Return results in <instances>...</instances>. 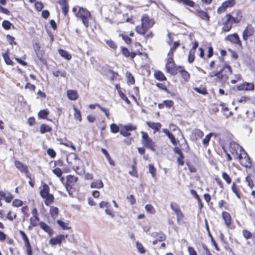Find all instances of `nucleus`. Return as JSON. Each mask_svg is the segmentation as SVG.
I'll return each mask as SVG.
<instances>
[{"label":"nucleus","instance_id":"f257e3e1","mask_svg":"<svg viewBox=\"0 0 255 255\" xmlns=\"http://www.w3.org/2000/svg\"><path fill=\"white\" fill-rule=\"evenodd\" d=\"M154 23V22L152 19L150 18L147 14H143L141 18V25L136 26L135 31L137 33L143 35L149 28L152 27Z\"/></svg>","mask_w":255,"mask_h":255},{"label":"nucleus","instance_id":"f03ea898","mask_svg":"<svg viewBox=\"0 0 255 255\" xmlns=\"http://www.w3.org/2000/svg\"><path fill=\"white\" fill-rule=\"evenodd\" d=\"M76 16L81 19L83 24L86 27L89 26V19L91 17V14L89 11L86 8L80 7Z\"/></svg>","mask_w":255,"mask_h":255},{"label":"nucleus","instance_id":"7ed1b4c3","mask_svg":"<svg viewBox=\"0 0 255 255\" xmlns=\"http://www.w3.org/2000/svg\"><path fill=\"white\" fill-rule=\"evenodd\" d=\"M179 68V66L175 65L173 58L172 57L167 58L165 65L166 72L172 75H175L178 73Z\"/></svg>","mask_w":255,"mask_h":255},{"label":"nucleus","instance_id":"20e7f679","mask_svg":"<svg viewBox=\"0 0 255 255\" xmlns=\"http://www.w3.org/2000/svg\"><path fill=\"white\" fill-rule=\"evenodd\" d=\"M237 158L240 160V162L242 166L246 168L251 167L252 162L251 159L245 150L240 153V155Z\"/></svg>","mask_w":255,"mask_h":255},{"label":"nucleus","instance_id":"39448f33","mask_svg":"<svg viewBox=\"0 0 255 255\" xmlns=\"http://www.w3.org/2000/svg\"><path fill=\"white\" fill-rule=\"evenodd\" d=\"M230 150L231 153L235 155L236 157L240 155V153L245 151L241 146L234 141L231 142Z\"/></svg>","mask_w":255,"mask_h":255},{"label":"nucleus","instance_id":"423d86ee","mask_svg":"<svg viewBox=\"0 0 255 255\" xmlns=\"http://www.w3.org/2000/svg\"><path fill=\"white\" fill-rule=\"evenodd\" d=\"M232 15L227 14L225 17V20L223 23V26L222 27V31L224 32L229 31L232 27V21H231Z\"/></svg>","mask_w":255,"mask_h":255},{"label":"nucleus","instance_id":"0eeeda50","mask_svg":"<svg viewBox=\"0 0 255 255\" xmlns=\"http://www.w3.org/2000/svg\"><path fill=\"white\" fill-rule=\"evenodd\" d=\"M225 39L226 40L229 41L233 43L238 45L241 48L242 47V42L237 33H235L232 34L228 35Z\"/></svg>","mask_w":255,"mask_h":255},{"label":"nucleus","instance_id":"6e6552de","mask_svg":"<svg viewBox=\"0 0 255 255\" xmlns=\"http://www.w3.org/2000/svg\"><path fill=\"white\" fill-rule=\"evenodd\" d=\"M225 69H227L228 72L230 74H231L232 73V70L231 67L229 65H224L219 71H217V73L219 76V79L226 80L228 78V76L227 75L222 74V73Z\"/></svg>","mask_w":255,"mask_h":255},{"label":"nucleus","instance_id":"1a4fd4ad","mask_svg":"<svg viewBox=\"0 0 255 255\" xmlns=\"http://www.w3.org/2000/svg\"><path fill=\"white\" fill-rule=\"evenodd\" d=\"M254 83L249 82H244L237 87V89L239 91H252L254 90Z\"/></svg>","mask_w":255,"mask_h":255},{"label":"nucleus","instance_id":"9d476101","mask_svg":"<svg viewBox=\"0 0 255 255\" xmlns=\"http://www.w3.org/2000/svg\"><path fill=\"white\" fill-rule=\"evenodd\" d=\"M254 28L252 25H248L243 32V38L244 40H247L249 36L254 34Z\"/></svg>","mask_w":255,"mask_h":255},{"label":"nucleus","instance_id":"9b49d317","mask_svg":"<svg viewBox=\"0 0 255 255\" xmlns=\"http://www.w3.org/2000/svg\"><path fill=\"white\" fill-rule=\"evenodd\" d=\"M196 14L201 19L206 22H208L210 20V16L206 11L201 9H196Z\"/></svg>","mask_w":255,"mask_h":255},{"label":"nucleus","instance_id":"f8f14e48","mask_svg":"<svg viewBox=\"0 0 255 255\" xmlns=\"http://www.w3.org/2000/svg\"><path fill=\"white\" fill-rule=\"evenodd\" d=\"M67 235L65 236L64 235L57 236L55 238H51L50 240V243L52 245L60 244L63 240L67 238Z\"/></svg>","mask_w":255,"mask_h":255},{"label":"nucleus","instance_id":"ddd939ff","mask_svg":"<svg viewBox=\"0 0 255 255\" xmlns=\"http://www.w3.org/2000/svg\"><path fill=\"white\" fill-rule=\"evenodd\" d=\"M0 197L3 198L5 201L7 203H10L13 198L12 195L10 192L2 190L0 191Z\"/></svg>","mask_w":255,"mask_h":255},{"label":"nucleus","instance_id":"4468645a","mask_svg":"<svg viewBox=\"0 0 255 255\" xmlns=\"http://www.w3.org/2000/svg\"><path fill=\"white\" fill-rule=\"evenodd\" d=\"M151 236L159 242H163L166 240V236L162 232H153L151 234Z\"/></svg>","mask_w":255,"mask_h":255},{"label":"nucleus","instance_id":"2eb2a0df","mask_svg":"<svg viewBox=\"0 0 255 255\" xmlns=\"http://www.w3.org/2000/svg\"><path fill=\"white\" fill-rule=\"evenodd\" d=\"M162 131L164 132L169 138L171 142L174 145H177L178 143V141L176 140L175 136L173 135V134L171 133L168 129L166 128H163Z\"/></svg>","mask_w":255,"mask_h":255},{"label":"nucleus","instance_id":"dca6fc26","mask_svg":"<svg viewBox=\"0 0 255 255\" xmlns=\"http://www.w3.org/2000/svg\"><path fill=\"white\" fill-rule=\"evenodd\" d=\"M15 167L21 172L28 173V168L26 165H24L19 161H15L14 163Z\"/></svg>","mask_w":255,"mask_h":255},{"label":"nucleus","instance_id":"f3484780","mask_svg":"<svg viewBox=\"0 0 255 255\" xmlns=\"http://www.w3.org/2000/svg\"><path fill=\"white\" fill-rule=\"evenodd\" d=\"M59 3L61 6L63 14L65 16L66 15L68 12V4L67 0H59Z\"/></svg>","mask_w":255,"mask_h":255},{"label":"nucleus","instance_id":"a211bd4d","mask_svg":"<svg viewBox=\"0 0 255 255\" xmlns=\"http://www.w3.org/2000/svg\"><path fill=\"white\" fill-rule=\"evenodd\" d=\"M122 52L123 54L126 57H130L133 59L136 55V53L134 52H130L129 50L126 47L122 48Z\"/></svg>","mask_w":255,"mask_h":255},{"label":"nucleus","instance_id":"6ab92c4d","mask_svg":"<svg viewBox=\"0 0 255 255\" xmlns=\"http://www.w3.org/2000/svg\"><path fill=\"white\" fill-rule=\"evenodd\" d=\"M222 214L226 225L229 227L231 224V216L230 214L225 211L223 212Z\"/></svg>","mask_w":255,"mask_h":255},{"label":"nucleus","instance_id":"aec40b11","mask_svg":"<svg viewBox=\"0 0 255 255\" xmlns=\"http://www.w3.org/2000/svg\"><path fill=\"white\" fill-rule=\"evenodd\" d=\"M39 225L40 228L49 235H51L53 234V231L52 229L45 223L41 222L39 223Z\"/></svg>","mask_w":255,"mask_h":255},{"label":"nucleus","instance_id":"412c9836","mask_svg":"<svg viewBox=\"0 0 255 255\" xmlns=\"http://www.w3.org/2000/svg\"><path fill=\"white\" fill-rule=\"evenodd\" d=\"M146 125L148 127L154 129L156 131H158L161 127V124L159 123H153L151 122H147Z\"/></svg>","mask_w":255,"mask_h":255},{"label":"nucleus","instance_id":"4be33fe9","mask_svg":"<svg viewBox=\"0 0 255 255\" xmlns=\"http://www.w3.org/2000/svg\"><path fill=\"white\" fill-rule=\"evenodd\" d=\"M179 68L178 72H179L181 73L182 77L185 81H188L190 78L189 73L184 69L183 67L179 66Z\"/></svg>","mask_w":255,"mask_h":255},{"label":"nucleus","instance_id":"5701e85b","mask_svg":"<svg viewBox=\"0 0 255 255\" xmlns=\"http://www.w3.org/2000/svg\"><path fill=\"white\" fill-rule=\"evenodd\" d=\"M2 56L4 59L5 63L8 65H12L13 64V61L10 59L9 56V50L7 49L5 53H2Z\"/></svg>","mask_w":255,"mask_h":255},{"label":"nucleus","instance_id":"b1692460","mask_svg":"<svg viewBox=\"0 0 255 255\" xmlns=\"http://www.w3.org/2000/svg\"><path fill=\"white\" fill-rule=\"evenodd\" d=\"M68 98L71 100H76L78 98V94L75 90H69L67 92Z\"/></svg>","mask_w":255,"mask_h":255},{"label":"nucleus","instance_id":"393cba45","mask_svg":"<svg viewBox=\"0 0 255 255\" xmlns=\"http://www.w3.org/2000/svg\"><path fill=\"white\" fill-rule=\"evenodd\" d=\"M49 194V186L46 183H43V185H42V189L40 191V196L43 198H44V197L45 196H47Z\"/></svg>","mask_w":255,"mask_h":255},{"label":"nucleus","instance_id":"a878e982","mask_svg":"<svg viewBox=\"0 0 255 255\" xmlns=\"http://www.w3.org/2000/svg\"><path fill=\"white\" fill-rule=\"evenodd\" d=\"M142 143L145 147L152 150L154 151L155 150V144L150 138L143 141Z\"/></svg>","mask_w":255,"mask_h":255},{"label":"nucleus","instance_id":"bb28decb","mask_svg":"<svg viewBox=\"0 0 255 255\" xmlns=\"http://www.w3.org/2000/svg\"><path fill=\"white\" fill-rule=\"evenodd\" d=\"M66 179H67V183L66 184V188L67 191H68L69 193L70 194L69 191V189L71 188L72 186L73 185V184L74 183L73 176L71 175H68L67 176Z\"/></svg>","mask_w":255,"mask_h":255},{"label":"nucleus","instance_id":"cd10ccee","mask_svg":"<svg viewBox=\"0 0 255 255\" xmlns=\"http://www.w3.org/2000/svg\"><path fill=\"white\" fill-rule=\"evenodd\" d=\"M102 152L105 155L107 159L108 160L109 164L112 166L115 165V162L114 160H112L111 158L109 153H108V151L105 149V148H102L101 149Z\"/></svg>","mask_w":255,"mask_h":255},{"label":"nucleus","instance_id":"c85d7f7f","mask_svg":"<svg viewBox=\"0 0 255 255\" xmlns=\"http://www.w3.org/2000/svg\"><path fill=\"white\" fill-rule=\"evenodd\" d=\"M104 186V184L101 180H98L93 182L90 185L92 188H102Z\"/></svg>","mask_w":255,"mask_h":255},{"label":"nucleus","instance_id":"c756f323","mask_svg":"<svg viewBox=\"0 0 255 255\" xmlns=\"http://www.w3.org/2000/svg\"><path fill=\"white\" fill-rule=\"evenodd\" d=\"M154 77L155 79L161 81L166 80V78L165 75L160 71H157L155 72Z\"/></svg>","mask_w":255,"mask_h":255},{"label":"nucleus","instance_id":"7c9ffc66","mask_svg":"<svg viewBox=\"0 0 255 255\" xmlns=\"http://www.w3.org/2000/svg\"><path fill=\"white\" fill-rule=\"evenodd\" d=\"M59 54L67 60H70L71 59V55L66 51L60 49L58 50Z\"/></svg>","mask_w":255,"mask_h":255},{"label":"nucleus","instance_id":"2f4dec72","mask_svg":"<svg viewBox=\"0 0 255 255\" xmlns=\"http://www.w3.org/2000/svg\"><path fill=\"white\" fill-rule=\"evenodd\" d=\"M51 128L46 124H42L40 128V132L42 134H44L51 130Z\"/></svg>","mask_w":255,"mask_h":255},{"label":"nucleus","instance_id":"473e14b6","mask_svg":"<svg viewBox=\"0 0 255 255\" xmlns=\"http://www.w3.org/2000/svg\"><path fill=\"white\" fill-rule=\"evenodd\" d=\"M242 18V15L241 12L239 10L237 12V16L236 17H233L232 16L231 21L233 23H238L240 22Z\"/></svg>","mask_w":255,"mask_h":255},{"label":"nucleus","instance_id":"72a5a7b5","mask_svg":"<svg viewBox=\"0 0 255 255\" xmlns=\"http://www.w3.org/2000/svg\"><path fill=\"white\" fill-rule=\"evenodd\" d=\"M49 113V112L48 109H43L39 112L38 116L40 119H45Z\"/></svg>","mask_w":255,"mask_h":255},{"label":"nucleus","instance_id":"f704fd0d","mask_svg":"<svg viewBox=\"0 0 255 255\" xmlns=\"http://www.w3.org/2000/svg\"><path fill=\"white\" fill-rule=\"evenodd\" d=\"M43 199H45V204L46 205L48 206L50 205L51 203L53 202L54 200V196L52 194H49L47 196H45L44 198H43Z\"/></svg>","mask_w":255,"mask_h":255},{"label":"nucleus","instance_id":"c9c22d12","mask_svg":"<svg viewBox=\"0 0 255 255\" xmlns=\"http://www.w3.org/2000/svg\"><path fill=\"white\" fill-rule=\"evenodd\" d=\"M58 208L51 206L50 209V214L53 218H56L58 214Z\"/></svg>","mask_w":255,"mask_h":255},{"label":"nucleus","instance_id":"e433bc0d","mask_svg":"<svg viewBox=\"0 0 255 255\" xmlns=\"http://www.w3.org/2000/svg\"><path fill=\"white\" fill-rule=\"evenodd\" d=\"M19 234L21 235V236L25 243V246H26L28 245H30V244L29 241V239H28L27 236H26V234L23 231H21V230L19 231Z\"/></svg>","mask_w":255,"mask_h":255},{"label":"nucleus","instance_id":"4c0bfd02","mask_svg":"<svg viewBox=\"0 0 255 255\" xmlns=\"http://www.w3.org/2000/svg\"><path fill=\"white\" fill-rule=\"evenodd\" d=\"M170 207L171 209L175 212V214L181 211L179 206L175 202H171L170 203Z\"/></svg>","mask_w":255,"mask_h":255},{"label":"nucleus","instance_id":"58836bf2","mask_svg":"<svg viewBox=\"0 0 255 255\" xmlns=\"http://www.w3.org/2000/svg\"><path fill=\"white\" fill-rule=\"evenodd\" d=\"M105 41L107 45L112 49L115 50L117 49V46L116 44L111 39L105 40Z\"/></svg>","mask_w":255,"mask_h":255},{"label":"nucleus","instance_id":"ea45409f","mask_svg":"<svg viewBox=\"0 0 255 255\" xmlns=\"http://www.w3.org/2000/svg\"><path fill=\"white\" fill-rule=\"evenodd\" d=\"M74 116L75 119L78 120L79 122H81L82 117L80 111L77 109L75 107H74Z\"/></svg>","mask_w":255,"mask_h":255},{"label":"nucleus","instance_id":"a19ab883","mask_svg":"<svg viewBox=\"0 0 255 255\" xmlns=\"http://www.w3.org/2000/svg\"><path fill=\"white\" fill-rule=\"evenodd\" d=\"M213 135L212 133H209L208 134H207L205 137L203 139L202 143L204 146H207L209 144V142L211 139V138L212 136Z\"/></svg>","mask_w":255,"mask_h":255},{"label":"nucleus","instance_id":"79ce46f5","mask_svg":"<svg viewBox=\"0 0 255 255\" xmlns=\"http://www.w3.org/2000/svg\"><path fill=\"white\" fill-rule=\"evenodd\" d=\"M235 0H228L223 2V5L227 9L228 7L233 6L235 4Z\"/></svg>","mask_w":255,"mask_h":255},{"label":"nucleus","instance_id":"37998d69","mask_svg":"<svg viewBox=\"0 0 255 255\" xmlns=\"http://www.w3.org/2000/svg\"><path fill=\"white\" fill-rule=\"evenodd\" d=\"M194 91L203 95L208 94L206 89L205 87H196L194 88Z\"/></svg>","mask_w":255,"mask_h":255},{"label":"nucleus","instance_id":"c03bdc74","mask_svg":"<svg viewBox=\"0 0 255 255\" xmlns=\"http://www.w3.org/2000/svg\"><path fill=\"white\" fill-rule=\"evenodd\" d=\"M179 2L183 3L184 4L193 7L195 5V2L191 0H179Z\"/></svg>","mask_w":255,"mask_h":255},{"label":"nucleus","instance_id":"a18cd8bd","mask_svg":"<svg viewBox=\"0 0 255 255\" xmlns=\"http://www.w3.org/2000/svg\"><path fill=\"white\" fill-rule=\"evenodd\" d=\"M195 53V51L190 50L188 56V61L189 63H192L194 61Z\"/></svg>","mask_w":255,"mask_h":255},{"label":"nucleus","instance_id":"49530a36","mask_svg":"<svg viewBox=\"0 0 255 255\" xmlns=\"http://www.w3.org/2000/svg\"><path fill=\"white\" fill-rule=\"evenodd\" d=\"M191 193L193 196L195 197L196 199L198 200L199 204L200 205L201 208H202L203 207V205L202 204L201 199L197 193V192L195 190L192 189L191 190Z\"/></svg>","mask_w":255,"mask_h":255},{"label":"nucleus","instance_id":"de8ad7c7","mask_svg":"<svg viewBox=\"0 0 255 255\" xmlns=\"http://www.w3.org/2000/svg\"><path fill=\"white\" fill-rule=\"evenodd\" d=\"M149 172L151 174L152 177L153 178H156V171L155 168L152 164H149L148 166Z\"/></svg>","mask_w":255,"mask_h":255},{"label":"nucleus","instance_id":"09e8293b","mask_svg":"<svg viewBox=\"0 0 255 255\" xmlns=\"http://www.w3.org/2000/svg\"><path fill=\"white\" fill-rule=\"evenodd\" d=\"M12 25V23H11L8 20H4L2 21V26L5 30L9 29Z\"/></svg>","mask_w":255,"mask_h":255},{"label":"nucleus","instance_id":"8fccbe9b","mask_svg":"<svg viewBox=\"0 0 255 255\" xmlns=\"http://www.w3.org/2000/svg\"><path fill=\"white\" fill-rule=\"evenodd\" d=\"M39 221V217H31L30 218V224L32 227H35L37 225V222Z\"/></svg>","mask_w":255,"mask_h":255},{"label":"nucleus","instance_id":"3c124183","mask_svg":"<svg viewBox=\"0 0 255 255\" xmlns=\"http://www.w3.org/2000/svg\"><path fill=\"white\" fill-rule=\"evenodd\" d=\"M118 93L122 99L125 101L127 104H130V101L125 94H124L121 91H118Z\"/></svg>","mask_w":255,"mask_h":255},{"label":"nucleus","instance_id":"603ef678","mask_svg":"<svg viewBox=\"0 0 255 255\" xmlns=\"http://www.w3.org/2000/svg\"><path fill=\"white\" fill-rule=\"evenodd\" d=\"M136 247L138 250V251L141 254H144L145 253V250L141 243L137 242L136 243Z\"/></svg>","mask_w":255,"mask_h":255},{"label":"nucleus","instance_id":"864d4df0","mask_svg":"<svg viewBox=\"0 0 255 255\" xmlns=\"http://www.w3.org/2000/svg\"><path fill=\"white\" fill-rule=\"evenodd\" d=\"M243 235L244 237L247 240L251 239L252 236V233L246 229L243 230Z\"/></svg>","mask_w":255,"mask_h":255},{"label":"nucleus","instance_id":"5fc2aeb1","mask_svg":"<svg viewBox=\"0 0 255 255\" xmlns=\"http://www.w3.org/2000/svg\"><path fill=\"white\" fill-rule=\"evenodd\" d=\"M111 131L114 133H117L119 132V127L115 124H112L110 126Z\"/></svg>","mask_w":255,"mask_h":255},{"label":"nucleus","instance_id":"6e6d98bb","mask_svg":"<svg viewBox=\"0 0 255 255\" xmlns=\"http://www.w3.org/2000/svg\"><path fill=\"white\" fill-rule=\"evenodd\" d=\"M145 210L150 214H154L155 212L153 207L150 204H147L145 206Z\"/></svg>","mask_w":255,"mask_h":255},{"label":"nucleus","instance_id":"4d7b16f0","mask_svg":"<svg viewBox=\"0 0 255 255\" xmlns=\"http://www.w3.org/2000/svg\"><path fill=\"white\" fill-rule=\"evenodd\" d=\"M98 107L105 113V116L108 119L110 118V113L109 110L108 109H106L102 107L101 105H98Z\"/></svg>","mask_w":255,"mask_h":255},{"label":"nucleus","instance_id":"13d9d810","mask_svg":"<svg viewBox=\"0 0 255 255\" xmlns=\"http://www.w3.org/2000/svg\"><path fill=\"white\" fill-rule=\"evenodd\" d=\"M57 223L63 230H68L69 229V228L67 227V224L61 220H57Z\"/></svg>","mask_w":255,"mask_h":255},{"label":"nucleus","instance_id":"bf43d9fd","mask_svg":"<svg viewBox=\"0 0 255 255\" xmlns=\"http://www.w3.org/2000/svg\"><path fill=\"white\" fill-rule=\"evenodd\" d=\"M124 128L126 129L129 132V131L134 130L136 129V126H135L132 124H128L127 125H125L124 126Z\"/></svg>","mask_w":255,"mask_h":255},{"label":"nucleus","instance_id":"052dcab7","mask_svg":"<svg viewBox=\"0 0 255 255\" xmlns=\"http://www.w3.org/2000/svg\"><path fill=\"white\" fill-rule=\"evenodd\" d=\"M23 202L19 199H15L13 201L12 204L14 207H18L22 205Z\"/></svg>","mask_w":255,"mask_h":255},{"label":"nucleus","instance_id":"680f3d73","mask_svg":"<svg viewBox=\"0 0 255 255\" xmlns=\"http://www.w3.org/2000/svg\"><path fill=\"white\" fill-rule=\"evenodd\" d=\"M222 177L226 181L228 184H230L231 183L232 180L230 177L228 175V174L226 172H223L222 173Z\"/></svg>","mask_w":255,"mask_h":255},{"label":"nucleus","instance_id":"e2e57ef3","mask_svg":"<svg viewBox=\"0 0 255 255\" xmlns=\"http://www.w3.org/2000/svg\"><path fill=\"white\" fill-rule=\"evenodd\" d=\"M53 74L56 77H58L59 75H60L62 77H65L67 74L65 71H62L60 72V71L57 70L54 72L53 73Z\"/></svg>","mask_w":255,"mask_h":255},{"label":"nucleus","instance_id":"0e129e2a","mask_svg":"<svg viewBox=\"0 0 255 255\" xmlns=\"http://www.w3.org/2000/svg\"><path fill=\"white\" fill-rule=\"evenodd\" d=\"M194 133L197 138H201L204 135L203 132L199 129H195Z\"/></svg>","mask_w":255,"mask_h":255},{"label":"nucleus","instance_id":"69168bd1","mask_svg":"<svg viewBox=\"0 0 255 255\" xmlns=\"http://www.w3.org/2000/svg\"><path fill=\"white\" fill-rule=\"evenodd\" d=\"M120 133L121 134L125 137L129 136L131 134V133L128 131L126 129L124 128V127H123V128L121 129L120 130Z\"/></svg>","mask_w":255,"mask_h":255},{"label":"nucleus","instance_id":"338daca9","mask_svg":"<svg viewBox=\"0 0 255 255\" xmlns=\"http://www.w3.org/2000/svg\"><path fill=\"white\" fill-rule=\"evenodd\" d=\"M177 217V222L178 224H180L181 221L184 218V215L182 211L176 214Z\"/></svg>","mask_w":255,"mask_h":255},{"label":"nucleus","instance_id":"774afa93","mask_svg":"<svg viewBox=\"0 0 255 255\" xmlns=\"http://www.w3.org/2000/svg\"><path fill=\"white\" fill-rule=\"evenodd\" d=\"M53 172L58 177H61L62 174V171L61 169L58 167H57L53 169Z\"/></svg>","mask_w":255,"mask_h":255}]
</instances>
